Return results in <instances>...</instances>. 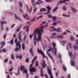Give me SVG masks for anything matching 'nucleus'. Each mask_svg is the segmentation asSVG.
<instances>
[{"label": "nucleus", "mask_w": 78, "mask_h": 78, "mask_svg": "<svg viewBox=\"0 0 78 78\" xmlns=\"http://www.w3.org/2000/svg\"><path fill=\"white\" fill-rule=\"evenodd\" d=\"M26 31H27V32H28V30H29V27H27V28H26Z\"/></svg>", "instance_id": "nucleus-51"}, {"label": "nucleus", "mask_w": 78, "mask_h": 78, "mask_svg": "<svg viewBox=\"0 0 78 78\" xmlns=\"http://www.w3.org/2000/svg\"><path fill=\"white\" fill-rule=\"evenodd\" d=\"M68 45L69 46V47H70V49H71V48H72V46H71V43H69Z\"/></svg>", "instance_id": "nucleus-46"}, {"label": "nucleus", "mask_w": 78, "mask_h": 78, "mask_svg": "<svg viewBox=\"0 0 78 78\" xmlns=\"http://www.w3.org/2000/svg\"><path fill=\"white\" fill-rule=\"evenodd\" d=\"M43 64H42V63H41V65L42 67H43V68L44 69L45 68V67H47V65H46V64H45V62L44 60H43Z\"/></svg>", "instance_id": "nucleus-10"}, {"label": "nucleus", "mask_w": 78, "mask_h": 78, "mask_svg": "<svg viewBox=\"0 0 78 78\" xmlns=\"http://www.w3.org/2000/svg\"><path fill=\"white\" fill-rule=\"evenodd\" d=\"M67 1H69V0H63L61 1V0L58 3L57 5H58L59 4H61V3H64V2H67Z\"/></svg>", "instance_id": "nucleus-11"}, {"label": "nucleus", "mask_w": 78, "mask_h": 78, "mask_svg": "<svg viewBox=\"0 0 78 78\" xmlns=\"http://www.w3.org/2000/svg\"><path fill=\"white\" fill-rule=\"evenodd\" d=\"M27 9V12H28V9H29V8H28V5H26Z\"/></svg>", "instance_id": "nucleus-55"}, {"label": "nucleus", "mask_w": 78, "mask_h": 78, "mask_svg": "<svg viewBox=\"0 0 78 78\" xmlns=\"http://www.w3.org/2000/svg\"><path fill=\"white\" fill-rule=\"evenodd\" d=\"M57 9H58V7H56L52 10V12H55V11H56Z\"/></svg>", "instance_id": "nucleus-31"}, {"label": "nucleus", "mask_w": 78, "mask_h": 78, "mask_svg": "<svg viewBox=\"0 0 78 78\" xmlns=\"http://www.w3.org/2000/svg\"><path fill=\"white\" fill-rule=\"evenodd\" d=\"M13 70V68H12V67H11V69H9V72L11 74V75H12V73L11 72V71Z\"/></svg>", "instance_id": "nucleus-20"}, {"label": "nucleus", "mask_w": 78, "mask_h": 78, "mask_svg": "<svg viewBox=\"0 0 78 78\" xmlns=\"http://www.w3.org/2000/svg\"><path fill=\"white\" fill-rule=\"evenodd\" d=\"M36 34H35L34 36V45H36Z\"/></svg>", "instance_id": "nucleus-19"}, {"label": "nucleus", "mask_w": 78, "mask_h": 78, "mask_svg": "<svg viewBox=\"0 0 78 78\" xmlns=\"http://www.w3.org/2000/svg\"><path fill=\"white\" fill-rule=\"evenodd\" d=\"M37 10V8H35L33 12V13H34V12H35Z\"/></svg>", "instance_id": "nucleus-59"}, {"label": "nucleus", "mask_w": 78, "mask_h": 78, "mask_svg": "<svg viewBox=\"0 0 78 78\" xmlns=\"http://www.w3.org/2000/svg\"><path fill=\"white\" fill-rule=\"evenodd\" d=\"M57 37H58V38H63V37L62 36H57Z\"/></svg>", "instance_id": "nucleus-53"}, {"label": "nucleus", "mask_w": 78, "mask_h": 78, "mask_svg": "<svg viewBox=\"0 0 78 78\" xmlns=\"http://www.w3.org/2000/svg\"><path fill=\"white\" fill-rule=\"evenodd\" d=\"M63 10L64 11H66V6H64L62 8Z\"/></svg>", "instance_id": "nucleus-48"}, {"label": "nucleus", "mask_w": 78, "mask_h": 78, "mask_svg": "<svg viewBox=\"0 0 78 78\" xmlns=\"http://www.w3.org/2000/svg\"><path fill=\"white\" fill-rule=\"evenodd\" d=\"M25 45V43H23L22 45V48L23 50H25V47L24 46Z\"/></svg>", "instance_id": "nucleus-32"}, {"label": "nucleus", "mask_w": 78, "mask_h": 78, "mask_svg": "<svg viewBox=\"0 0 78 78\" xmlns=\"http://www.w3.org/2000/svg\"><path fill=\"white\" fill-rule=\"evenodd\" d=\"M3 23H6V22L5 21H1V24L2 27V30H3Z\"/></svg>", "instance_id": "nucleus-13"}, {"label": "nucleus", "mask_w": 78, "mask_h": 78, "mask_svg": "<svg viewBox=\"0 0 78 78\" xmlns=\"http://www.w3.org/2000/svg\"><path fill=\"white\" fill-rule=\"evenodd\" d=\"M46 10L45 9L42 8L40 10V12H42V11H45Z\"/></svg>", "instance_id": "nucleus-25"}, {"label": "nucleus", "mask_w": 78, "mask_h": 78, "mask_svg": "<svg viewBox=\"0 0 78 78\" xmlns=\"http://www.w3.org/2000/svg\"><path fill=\"white\" fill-rule=\"evenodd\" d=\"M19 58V59H21L22 58V55H20V56H18V55H17L16 56V58Z\"/></svg>", "instance_id": "nucleus-21"}, {"label": "nucleus", "mask_w": 78, "mask_h": 78, "mask_svg": "<svg viewBox=\"0 0 78 78\" xmlns=\"http://www.w3.org/2000/svg\"><path fill=\"white\" fill-rule=\"evenodd\" d=\"M71 41H74V38L73 37L71 36L70 38Z\"/></svg>", "instance_id": "nucleus-49"}, {"label": "nucleus", "mask_w": 78, "mask_h": 78, "mask_svg": "<svg viewBox=\"0 0 78 78\" xmlns=\"http://www.w3.org/2000/svg\"><path fill=\"white\" fill-rule=\"evenodd\" d=\"M47 25H48V24H47L46 26H43L41 27L36 29L34 31V34H36L37 33L38 35L42 34V32H44V31H43L44 27H47Z\"/></svg>", "instance_id": "nucleus-2"}, {"label": "nucleus", "mask_w": 78, "mask_h": 78, "mask_svg": "<svg viewBox=\"0 0 78 78\" xmlns=\"http://www.w3.org/2000/svg\"><path fill=\"white\" fill-rule=\"evenodd\" d=\"M30 73L32 75H33V72H36V70L35 69V68L33 67H31L30 68Z\"/></svg>", "instance_id": "nucleus-7"}, {"label": "nucleus", "mask_w": 78, "mask_h": 78, "mask_svg": "<svg viewBox=\"0 0 78 78\" xmlns=\"http://www.w3.org/2000/svg\"><path fill=\"white\" fill-rule=\"evenodd\" d=\"M47 8V9L48 11H50V9H51V8L50 7V6H48L46 7Z\"/></svg>", "instance_id": "nucleus-35"}, {"label": "nucleus", "mask_w": 78, "mask_h": 78, "mask_svg": "<svg viewBox=\"0 0 78 78\" xmlns=\"http://www.w3.org/2000/svg\"><path fill=\"white\" fill-rule=\"evenodd\" d=\"M36 16H35L34 18H32L30 22H28L27 23H31V22L32 21V22H34V21H35V19H36Z\"/></svg>", "instance_id": "nucleus-15"}, {"label": "nucleus", "mask_w": 78, "mask_h": 78, "mask_svg": "<svg viewBox=\"0 0 78 78\" xmlns=\"http://www.w3.org/2000/svg\"><path fill=\"white\" fill-rule=\"evenodd\" d=\"M37 51L40 54H41V55L43 54V53L42 50H39V48L37 49Z\"/></svg>", "instance_id": "nucleus-18"}, {"label": "nucleus", "mask_w": 78, "mask_h": 78, "mask_svg": "<svg viewBox=\"0 0 78 78\" xmlns=\"http://www.w3.org/2000/svg\"><path fill=\"white\" fill-rule=\"evenodd\" d=\"M19 69H20V68H19H19H18V73H15V75H19Z\"/></svg>", "instance_id": "nucleus-34"}, {"label": "nucleus", "mask_w": 78, "mask_h": 78, "mask_svg": "<svg viewBox=\"0 0 78 78\" xmlns=\"http://www.w3.org/2000/svg\"><path fill=\"white\" fill-rule=\"evenodd\" d=\"M23 16L24 17V19H28L29 20L30 19V18H28V15L27 13L25 14V15H23Z\"/></svg>", "instance_id": "nucleus-12"}, {"label": "nucleus", "mask_w": 78, "mask_h": 78, "mask_svg": "<svg viewBox=\"0 0 78 78\" xmlns=\"http://www.w3.org/2000/svg\"><path fill=\"white\" fill-rule=\"evenodd\" d=\"M6 35H7V34H5L3 36V38L5 39H6Z\"/></svg>", "instance_id": "nucleus-47"}, {"label": "nucleus", "mask_w": 78, "mask_h": 78, "mask_svg": "<svg viewBox=\"0 0 78 78\" xmlns=\"http://www.w3.org/2000/svg\"><path fill=\"white\" fill-rule=\"evenodd\" d=\"M32 8L33 7H31L30 9V10H29L30 13H31V9H32Z\"/></svg>", "instance_id": "nucleus-57"}, {"label": "nucleus", "mask_w": 78, "mask_h": 78, "mask_svg": "<svg viewBox=\"0 0 78 78\" xmlns=\"http://www.w3.org/2000/svg\"><path fill=\"white\" fill-rule=\"evenodd\" d=\"M8 59L7 58L5 59L4 61V62H5L6 63H7L8 62Z\"/></svg>", "instance_id": "nucleus-44"}, {"label": "nucleus", "mask_w": 78, "mask_h": 78, "mask_svg": "<svg viewBox=\"0 0 78 78\" xmlns=\"http://www.w3.org/2000/svg\"><path fill=\"white\" fill-rule=\"evenodd\" d=\"M13 41H14V39L12 38L10 42V44L13 45Z\"/></svg>", "instance_id": "nucleus-28"}, {"label": "nucleus", "mask_w": 78, "mask_h": 78, "mask_svg": "<svg viewBox=\"0 0 78 78\" xmlns=\"http://www.w3.org/2000/svg\"><path fill=\"white\" fill-rule=\"evenodd\" d=\"M25 69V66H21V70H24Z\"/></svg>", "instance_id": "nucleus-26"}, {"label": "nucleus", "mask_w": 78, "mask_h": 78, "mask_svg": "<svg viewBox=\"0 0 78 78\" xmlns=\"http://www.w3.org/2000/svg\"><path fill=\"white\" fill-rule=\"evenodd\" d=\"M26 78H28V76H29V75L27 73L26 74Z\"/></svg>", "instance_id": "nucleus-61"}, {"label": "nucleus", "mask_w": 78, "mask_h": 78, "mask_svg": "<svg viewBox=\"0 0 78 78\" xmlns=\"http://www.w3.org/2000/svg\"><path fill=\"white\" fill-rule=\"evenodd\" d=\"M41 55H42V56H43V58H45V55H44V54L43 53V54H41Z\"/></svg>", "instance_id": "nucleus-58"}, {"label": "nucleus", "mask_w": 78, "mask_h": 78, "mask_svg": "<svg viewBox=\"0 0 78 78\" xmlns=\"http://www.w3.org/2000/svg\"><path fill=\"white\" fill-rule=\"evenodd\" d=\"M41 0H38L36 4H34V3H36V1H34V0H31V2L33 5H40L41 3H43V1H41Z\"/></svg>", "instance_id": "nucleus-4"}, {"label": "nucleus", "mask_w": 78, "mask_h": 78, "mask_svg": "<svg viewBox=\"0 0 78 78\" xmlns=\"http://www.w3.org/2000/svg\"><path fill=\"white\" fill-rule=\"evenodd\" d=\"M26 62H29V58H27L26 59Z\"/></svg>", "instance_id": "nucleus-45"}, {"label": "nucleus", "mask_w": 78, "mask_h": 78, "mask_svg": "<svg viewBox=\"0 0 78 78\" xmlns=\"http://www.w3.org/2000/svg\"><path fill=\"white\" fill-rule=\"evenodd\" d=\"M74 49L75 50H78V47L76 45H75L73 47Z\"/></svg>", "instance_id": "nucleus-24"}, {"label": "nucleus", "mask_w": 78, "mask_h": 78, "mask_svg": "<svg viewBox=\"0 0 78 78\" xmlns=\"http://www.w3.org/2000/svg\"><path fill=\"white\" fill-rule=\"evenodd\" d=\"M71 10L73 11V12H76V10L75 9L73 8V7H72Z\"/></svg>", "instance_id": "nucleus-22"}, {"label": "nucleus", "mask_w": 78, "mask_h": 78, "mask_svg": "<svg viewBox=\"0 0 78 78\" xmlns=\"http://www.w3.org/2000/svg\"><path fill=\"white\" fill-rule=\"evenodd\" d=\"M63 69L64 71H66L67 70V68H66V66L64 65L63 66Z\"/></svg>", "instance_id": "nucleus-27"}, {"label": "nucleus", "mask_w": 78, "mask_h": 78, "mask_svg": "<svg viewBox=\"0 0 78 78\" xmlns=\"http://www.w3.org/2000/svg\"><path fill=\"white\" fill-rule=\"evenodd\" d=\"M76 56H77V54H76L75 53H74V55L73 56V59H75V57Z\"/></svg>", "instance_id": "nucleus-36"}, {"label": "nucleus", "mask_w": 78, "mask_h": 78, "mask_svg": "<svg viewBox=\"0 0 78 78\" xmlns=\"http://www.w3.org/2000/svg\"><path fill=\"white\" fill-rule=\"evenodd\" d=\"M32 50H33V49H32V48H30V53L31 54V56H34V54H33V51H32Z\"/></svg>", "instance_id": "nucleus-14"}, {"label": "nucleus", "mask_w": 78, "mask_h": 78, "mask_svg": "<svg viewBox=\"0 0 78 78\" xmlns=\"http://www.w3.org/2000/svg\"><path fill=\"white\" fill-rule=\"evenodd\" d=\"M52 45L54 47V48L55 50L54 52V54L55 55H56V52H57V49L56 48V43L54 42H52Z\"/></svg>", "instance_id": "nucleus-5"}, {"label": "nucleus", "mask_w": 78, "mask_h": 78, "mask_svg": "<svg viewBox=\"0 0 78 78\" xmlns=\"http://www.w3.org/2000/svg\"><path fill=\"white\" fill-rule=\"evenodd\" d=\"M69 55L71 56L72 55V52H69Z\"/></svg>", "instance_id": "nucleus-50"}, {"label": "nucleus", "mask_w": 78, "mask_h": 78, "mask_svg": "<svg viewBox=\"0 0 78 78\" xmlns=\"http://www.w3.org/2000/svg\"><path fill=\"white\" fill-rule=\"evenodd\" d=\"M36 59H37V57L35 56L32 61V63L30 65V67H32V66H33L34 64V61Z\"/></svg>", "instance_id": "nucleus-9"}, {"label": "nucleus", "mask_w": 78, "mask_h": 78, "mask_svg": "<svg viewBox=\"0 0 78 78\" xmlns=\"http://www.w3.org/2000/svg\"><path fill=\"white\" fill-rule=\"evenodd\" d=\"M62 16H63L64 17H65V16H66V17H69L70 16L69 15H65V14H63L62 15Z\"/></svg>", "instance_id": "nucleus-39"}, {"label": "nucleus", "mask_w": 78, "mask_h": 78, "mask_svg": "<svg viewBox=\"0 0 78 78\" xmlns=\"http://www.w3.org/2000/svg\"><path fill=\"white\" fill-rule=\"evenodd\" d=\"M33 36V35H31V34H30V39H32Z\"/></svg>", "instance_id": "nucleus-54"}, {"label": "nucleus", "mask_w": 78, "mask_h": 78, "mask_svg": "<svg viewBox=\"0 0 78 78\" xmlns=\"http://www.w3.org/2000/svg\"><path fill=\"white\" fill-rule=\"evenodd\" d=\"M48 18H51L53 17V16H51V15H48Z\"/></svg>", "instance_id": "nucleus-38"}, {"label": "nucleus", "mask_w": 78, "mask_h": 78, "mask_svg": "<svg viewBox=\"0 0 78 78\" xmlns=\"http://www.w3.org/2000/svg\"><path fill=\"white\" fill-rule=\"evenodd\" d=\"M2 51L3 52H6V50L5 49H3Z\"/></svg>", "instance_id": "nucleus-63"}, {"label": "nucleus", "mask_w": 78, "mask_h": 78, "mask_svg": "<svg viewBox=\"0 0 78 78\" xmlns=\"http://www.w3.org/2000/svg\"><path fill=\"white\" fill-rule=\"evenodd\" d=\"M27 35H25L23 37V39L24 40V41H25V39H26V38H27Z\"/></svg>", "instance_id": "nucleus-42"}, {"label": "nucleus", "mask_w": 78, "mask_h": 78, "mask_svg": "<svg viewBox=\"0 0 78 78\" xmlns=\"http://www.w3.org/2000/svg\"><path fill=\"white\" fill-rule=\"evenodd\" d=\"M11 57H12V59H14V55H13V54H12Z\"/></svg>", "instance_id": "nucleus-52"}, {"label": "nucleus", "mask_w": 78, "mask_h": 78, "mask_svg": "<svg viewBox=\"0 0 78 78\" xmlns=\"http://www.w3.org/2000/svg\"><path fill=\"white\" fill-rule=\"evenodd\" d=\"M35 66H39V63L37 61H36Z\"/></svg>", "instance_id": "nucleus-30"}, {"label": "nucleus", "mask_w": 78, "mask_h": 78, "mask_svg": "<svg viewBox=\"0 0 78 78\" xmlns=\"http://www.w3.org/2000/svg\"><path fill=\"white\" fill-rule=\"evenodd\" d=\"M71 64L72 66H75V62L73 60H72L71 61Z\"/></svg>", "instance_id": "nucleus-16"}, {"label": "nucleus", "mask_w": 78, "mask_h": 78, "mask_svg": "<svg viewBox=\"0 0 78 78\" xmlns=\"http://www.w3.org/2000/svg\"><path fill=\"white\" fill-rule=\"evenodd\" d=\"M58 58H61V55L59 54Z\"/></svg>", "instance_id": "nucleus-62"}, {"label": "nucleus", "mask_w": 78, "mask_h": 78, "mask_svg": "<svg viewBox=\"0 0 78 78\" xmlns=\"http://www.w3.org/2000/svg\"><path fill=\"white\" fill-rule=\"evenodd\" d=\"M66 43V41H63L61 42V44H63V45H64V44Z\"/></svg>", "instance_id": "nucleus-40"}, {"label": "nucleus", "mask_w": 78, "mask_h": 78, "mask_svg": "<svg viewBox=\"0 0 78 78\" xmlns=\"http://www.w3.org/2000/svg\"><path fill=\"white\" fill-rule=\"evenodd\" d=\"M21 33H22V31H21L20 32L18 37L20 41L18 42L16 44V48L14 49V51H18L19 49L20 50V51H21V46L20 44V42L22 40V38H21Z\"/></svg>", "instance_id": "nucleus-1"}, {"label": "nucleus", "mask_w": 78, "mask_h": 78, "mask_svg": "<svg viewBox=\"0 0 78 78\" xmlns=\"http://www.w3.org/2000/svg\"><path fill=\"white\" fill-rule=\"evenodd\" d=\"M19 5L20 6V7H22V3L21 2H19Z\"/></svg>", "instance_id": "nucleus-33"}, {"label": "nucleus", "mask_w": 78, "mask_h": 78, "mask_svg": "<svg viewBox=\"0 0 78 78\" xmlns=\"http://www.w3.org/2000/svg\"><path fill=\"white\" fill-rule=\"evenodd\" d=\"M60 30V28H58V30H57V31H58V32H61L62 30Z\"/></svg>", "instance_id": "nucleus-41"}, {"label": "nucleus", "mask_w": 78, "mask_h": 78, "mask_svg": "<svg viewBox=\"0 0 78 78\" xmlns=\"http://www.w3.org/2000/svg\"><path fill=\"white\" fill-rule=\"evenodd\" d=\"M27 69H24L23 71V73H25L26 74L27 73Z\"/></svg>", "instance_id": "nucleus-37"}, {"label": "nucleus", "mask_w": 78, "mask_h": 78, "mask_svg": "<svg viewBox=\"0 0 78 78\" xmlns=\"http://www.w3.org/2000/svg\"><path fill=\"white\" fill-rule=\"evenodd\" d=\"M2 44V46L1 47V48H3V46L5 45V42L2 41L1 42V43L0 44V45Z\"/></svg>", "instance_id": "nucleus-17"}, {"label": "nucleus", "mask_w": 78, "mask_h": 78, "mask_svg": "<svg viewBox=\"0 0 78 78\" xmlns=\"http://www.w3.org/2000/svg\"><path fill=\"white\" fill-rule=\"evenodd\" d=\"M49 48H50V49L47 50V53L48 55V56H49V57L51 59H52V61L53 62H54V60H53V58H52V57L51 56V55H50V54H49V53H48V51H51V50L53 52H55V51H54V50H53V48H52L51 47H49Z\"/></svg>", "instance_id": "nucleus-3"}, {"label": "nucleus", "mask_w": 78, "mask_h": 78, "mask_svg": "<svg viewBox=\"0 0 78 78\" xmlns=\"http://www.w3.org/2000/svg\"><path fill=\"white\" fill-rule=\"evenodd\" d=\"M41 76H44V74H43V73H41Z\"/></svg>", "instance_id": "nucleus-64"}, {"label": "nucleus", "mask_w": 78, "mask_h": 78, "mask_svg": "<svg viewBox=\"0 0 78 78\" xmlns=\"http://www.w3.org/2000/svg\"><path fill=\"white\" fill-rule=\"evenodd\" d=\"M15 17L16 19H19V17H17V16H16V14H15Z\"/></svg>", "instance_id": "nucleus-56"}, {"label": "nucleus", "mask_w": 78, "mask_h": 78, "mask_svg": "<svg viewBox=\"0 0 78 78\" xmlns=\"http://www.w3.org/2000/svg\"><path fill=\"white\" fill-rule=\"evenodd\" d=\"M22 25H21L19 27L17 30H16V32H18L19 31V30H20V28H21V27H22Z\"/></svg>", "instance_id": "nucleus-29"}, {"label": "nucleus", "mask_w": 78, "mask_h": 78, "mask_svg": "<svg viewBox=\"0 0 78 78\" xmlns=\"http://www.w3.org/2000/svg\"><path fill=\"white\" fill-rule=\"evenodd\" d=\"M42 17H43V16H41L38 17L36 19V20H37V19H40V18H42Z\"/></svg>", "instance_id": "nucleus-43"}, {"label": "nucleus", "mask_w": 78, "mask_h": 78, "mask_svg": "<svg viewBox=\"0 0 78 78\" xmlns=\"http://www.w3.org/2000/svg\"><path fill=\"white\" fill-rule=\"evenodd\" d=\"M41 35L42 34H39V35H38V38L37 40V42H39V41H42V39H41Z\"/></svg>", "instance_id": "nucleus-8"}, {"label": "nucleus", "mask_w": 78, "mask_h": 78, "mask_svg": "<svg viewBox=\"0 0 78 78\" xmlns=\"http://www.w3.org/2000/svg\"><path fill=\"white\" fill-rule=\"evenodd\" d=\"M52 18V21H53L54 22L56 20V16L53 17Z\"/></svg>", "instance_id": "nucleus-23"}, {"label": "nucleus", "mask_w": 78, "mask_h": 78, "mask_svg": "<svg viewBox=\"0 0 78 78\" xmlns=\"http://www.w3.org/2000/svg\"><path fill=\"white\" fill-rule=\"evenodd\" d=\"M56 23H53L52 24V25H56Z\"/></svg>", "instance_id": "nucleus-60"}, {"label": "nucleus", "mask_w": 78, "mask_h": 78, "mask_svg": "<svg viewBox=\"0 0 78 78\" xmlns=\"http://www.w3.org/2000/svg\"><path fill=\"white\" fill-rule=\"evenodd\" d=\"M47 69L48 73L49 75H50V78H54V77H53V75H52V74H51V69H50L48 67H47Z\"/></svg>", "instance_id": "nucleus-6"}]
</instances>
